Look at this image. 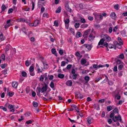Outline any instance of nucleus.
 I'll return each instance as SVG.
<instances>
[{"label":"nucleus","mask_w":127,"mask_h":127,"mask_svg":"<svg viewBox=\"0 0 127 127\" xmlns=\"http://www.w3.org/2000/svg\"><path fill=\"white\" fill-rule=\"evenodd\" d=\"M47 90V86L45 85V86L42 87V88H37V95H39L40 94V93H44V92L46 91Z\"/></svg>","instance_id":"obj_1"},{"label":"nucleus","mask_w":127,"mask_h":127,"mask_svg":"<svg viewBox=\"0 0 127 127\" xmlns=\"http://www.w3.org/2000/svg\"><path fill=\"white\" fill-rule=\"evenodd\" d=\"M119 43L116 41H115L114 43L115 44V46L119 48H121V45L123 44V42L122 40H121L120 41H119Z\"/></svg>","instance_id":"obj_2"},{"label":"nucleus","mask_w":127,"mask_h":127,"mask_svg":"<svg viewBox=\"0 0 127 127\" xmlns=\"http://www.w3.org/2000/svg\"><path fill=\"white\" fill-rule=\"evenodd\" d=\"M113 120L115 122H116L118 121L121 123L122 122V119L121 116L120 115H118L117 116H116L113 118Z\"/></svg>","instance_id":"obj_3"},{"label":"nucleus","mask_w":127,"mask_h":127,"mask_svg":"<svg viewBox=\"0 0 127 127\" xmlns=\"http://www.w3.org/2000/svg\"><path fill=\"white\" fill-rule=\"evenodd\" d=\"M101 39L100 40H110L111 39L110 37L106 34H102L101 35Z\"/></svg>","instance_id":"obj_4"},{"label":"nucleus","mask_w":127,"mask_h":127,"mask_svg":"<svg viewBox=\"0 0 127 127\" xmlns=\"http://www.w3.org/2000/svg\"><path fill=\"white\" fill-rule=\"evenodd\" d=\"M91 30V29H90L86 30L85 31L83 32V36L84 38L87 37L88 36V34L90 33Z\"/></svg>","instance_id":"obj_5"},{"label":"nucleus","mask_w":127,"mask_h":127,"mask_svg":"<svg viewBox=\"0 0 127 127\" xmlns=\"http://www.w3.org/2000/svg\"><path fill=\"white\" fill-rule=\"evenodd\" d=\"M104 40H100L98 43V45H103L107 47L108 46V43L106 42H104Z\"/></svg>","instance_id":"obj_6"},{"label":"nucleus","mask_w":127,"mask_h":127,"mask_svg":"<svg viewBox=\"0 0 127 127\" xmlns=\"http://www.w3.org/2000/svg\"><path fill=\"white\" fill-rule=\"evenodd\" d=\"M75 96L76 98L81 99L83 98V96L79 92H76L75 94Z\"/></svg>","instance_id":"obj_7"},{"label":"nucleus","mask_w":127,"mask_h":127,"mask_svg":"<svg viewBox=\"0 0 127 127\" xmlns=\"http://www.w3.org/2000/svg\"><path fill=\"white\" fill-rule=\"evenodd\" d=\"M14 106L11 104H9L8 106V109H10V112H14Z\"/></svg>","instance_id":"obj_8"},{"label":"nucleus","mask_w":127,"mask_h":127,"mask_svg":"<svg viewBox=\"0 0 127 127\" xmlns=\"http://www.w3.org/2000/svg\"><path fill=\"white\" fill-rule=\"evenodd\" d=\"M87 121L89 124H91L93 122V118L90 117H88L87 118Z\"/></svg>","instance_id":"obj_9"},{"label":"nucleus","mask_w":127,"mask_h":127,"mask_svg":"<svg viewBox=\"0 0 127 127\" xmlns=\"http://www.w3.org/2000/svg\"><path fill=\"white\" fill-rule=\"evenodd\" d=\"M11 48V46L9 45H7L5 49V53H6Z\"/></svg>","instance_id":"obj_10"},{"label":"nucleus","mask_w":127,"mask_h":127,"mask_svg":"<svg viewBox=\"0 0 127 127\" xmlns=\"http://www.w3.org/2000/svg\"><path fill=\"white\" fill-rule=\"evenodd\" d=\"M65 7L66 10L70 12H71V9L70 8L68 4H66L65 5Z\"/></svg>","instance_id":"obj_11"},{"label":"nucleus","mask_w":127,"mask_h":127,"mask_svg":"<svg viewBox=\"0 0 127 127\" xmlns=\"http://www.w3.org/2000/svg\"><path fill=\"white\" fill-rule=\"evenodd\" d=\"M65 84L67 86H70L72 85V82L71 80H68L66 82Z\"/></svg>","instance_id":"obj_12"},{"label":"nucleus","mask_w":127,"mask_h":127,"mask_svg":"<svg viewBox=\"0 0 127 127\" xmlns=\"http://www.w3.org/2000/svg\"><path fill=\"white\" fill-rule=\"evenodd\" d=\"M82 46L85 47L89 50H90L91 49V46L88 44H84L82 45Z\"/></svg>","instance_id":"obj_13"},{"label":"nucleus","mask_w":127,"mask_h":127,"mask_svg":"<svg viewBox=\"0 0 127 127\" xmlns=\"http://www.w3.org/2000/svg\"><path fill=\"white\" fill-rule=\"evenodd\" d=\"M110 16L111 18L113 19H115V18H116V14L114 12H113L111 13L110 15Z\"/></svg>","instance_id":"obj_14"},{"label":"nucleus","mask_w":127,"mask_h":127,"mask_svg":"<svg viewBox=\"0 0 127 127\" xmlns=\"http://www.w3.org/2000/svg\"><path fill=\"white\" fill-rule=\"evenodd\" d=\"M18 85V84L16 82H13L12 83V86L13 88H17Z\"/></svg>","instance_id":"obj_15"},{"label":"nucleus","mask_w":127,"mask_h":127,"mask_svg":"<svg viewBox=\"0 0 127 127\" xmlns=\"http://www.w3.org/2000/svg\"><path fill=\"white\" fill-rule=\"evenodd\" d=\"M108 46L109 48L111 49L114 48V49H116V47L113 44H109L108 45Z\"/></svg>","instance_id":"obj_16"},{"label":"nucleus","mask_w":127,"mask_h":127,"mask_svg":"<svg viewBox=\"0 0 127 127\" xmlns=\"http://www.w3.org/2000/svg\"><path fill=\"white\" fill-rule=\"evenodd\" d=\"M76 107V105H73L71 106L70 108H69L68 111H72L74 109V108Z\"/></svg>","instance_id":"obj_17"},{"label":"nucleus","mask_w":127,"mask_h":127,"mask_svg":"<svg viewBox=\"0 0 127 127\" xmlns=\"http://www.w3.org/2000/svg\"><path fill=\"white\" fill-rule=\"evenodd\" d=\"M64 75L61 73L58 74V77L61 79L63 78L64 77Z\"/></svg>","instance_id":"obj_18"},{"label":"nucleus","mask_w":127,"mask_h":127,"mask_svg":"<svg viewBox=\"0 0 127 127\" xmlns=\"http://www.w3.org/2000/svg\"><path fill=\"white\" fill-rule=\"evenodd\" d=\"M88 26V25L87 24H83L81 25L80 26L81 28L84 29L87 28Z\"/></svg>","instance_id":"obj_19"},{"label":"nucleus","mask_w":127,"mask_h":127,"mask_svg":"<svg viewBox=\"0 0 127 127\" xmlns=\"http://www.w3.org/2000/svg\"><path fill=\"white\" fill-rule=\"evenodd\" d=\"M39 21L38 20H36L34 21V26L36 27L39 24Z\"/></svg>","instance_id":"obj_20"},{"label":"nucleus","mask_w":127,"mask_h":127,"mask_svg":"<svg viewBox=\"0 0 127 127\" xmlns=\"http://www.w3.org/2000/svg\"><path fill=\"white\" fill-rule=\"evenodd\" d=\"M61 7L60 6H59L56 11V13H59L61 11Z\"/></svg>","instance_id":"obj_21"},{"label":"nucleus","mask_w":127,"mask_h":127,"mask_svg":"<svg viewBox=\"0 0 127 127\" xmlns=\"http://www.w3.org/2000/svg\"><path fill=\"white\" fill-rule=\"evenodd\" d=\"M94 33H91L89 35V37L91 39H94L95 37V36L94 35Z\"/></svg>","instance_id":"obj_22"},{"label":"nucleus","mask_w":127,"mask_h":127,"mask_svg":"<svg viewBox=\"0 0 127 127\" xmlns=\"http://www.w3.org/2000/svg\"><path fill=\"white\" fill-rule=\"evenodd\" d=\"M90 79V77L89 76H85L84 77V79L86 81V83H87L88 82L89 80V79Z\"/></svg>","instance_id":"obj_23"},{"label":"nucleus","mask_w":127,"mask_h":127,"mask_svg":"<svg viewBox=\"0 0 127 127\" xmlns=\"http://www.w3.org/2000/svg\"><path fill=\"white\" fill-rule=\"evenodd\" d=\"M82 36V34L80 32H78L77 33L76 36L77 37H81Z\"/></svg>","instance_id":"obj_24"},{"label":"nucleus","mask_w":127,"mask_h":127,"mask_svg":"<svg viewBox=\"0 0 127 127\" xmlns=\"http://www.w3.org/2000/svg\"><path fill=\"white\" fill-rule=\"evenodd\" d=\"M25 20L23 18H21L17 20V21L18 22H24Z\"/></svg>","instance_id":"obj_25"},{"label":"nucleus","mask_w":127,"mask_h":127,"mask_svg":"<svg viewBox=\"0 0 127 127\" xmlns=\"http://www.w3.org/2000/svg\"><path fill=\"white\" fill-rule=\"evenodd\" d=\"M52 97H47V98H46L45 97H43V99L45 101H47L49 99H52Z\"/></svg>","instance_id":"obj_26"},{"label":"nucleus","mask_w":127,"mask_h":127,"mask_svg":"<svg viewBox=\"0 0 127 127\" xmlns=\"http://www.w3.org/2000/svg\"><path fill=\"white\" fill-rule=\"evenodd\" d=\"M22 30L25 34H27V33L26 32V30L25 27H23L22 29Z\"/></svg>","instance_id":"obj_27"},{"label":"nucleus","mask_w":127,"mask_h":127,"mask_svg":"<svg viewBox=\"0 0 127 127\" xmlns=\"http://www.w3.org/2000/svg\"><path fill=\"white\" fill-rule=\"evenodd\" d=\"M65 24H69L70 21L69 19H66L65 20H64Z\"/></svg>","instance_id":"obj_28"},{"label":"nucleus","mask_w":127,"mask_h":127,"mask_svg":"<svg viewBox=\"0 0 127 127\" xmlns=\"http://www.w3.org/2000/svg\"><path fill=\"white\" fill-rule=\"evenodd\" d=\"M33 104L34 106L35 107H37L38 105V104L37 102L33 101Z\"/></svg>","instance_id":"obj_29"},{"label":"nucleus","mask_w":127,"mask_h":127,"mask_svg":"<svg viewBox=\"0 0 127 127\" xmlns=\"http://www.w3.org/2000/svg\"><path fill=\"white\" fill-rule=\"evenodd\" d=\"M44 79L43 75H41L39 78V81H43Z\"/></svg>","instance_id":"obj_30"},{"label":"nucleus","mask_w":127,"mask_h":127,"mask_svg":"<svg viewBox=\"0 0 127 127\" xmlns=\"http://www.w3.org/2000/svg\"><path fill=\"white\" fill-rule=\"evenodd\" d=\"M31 64V63L29 61L27 60L26 61L25 64L26 66H28Z\"/></svg>","instance_id":"obj_31"},{"label":"nucleus","mask_w":127,"mask_h":127,"mask_svg":"<svg viewBox=\"0 0 127 127\" xmlns=\"http://www.w3.org/2000/svg\"><path fill=\"white\" fill-rule=\"evenodd\" d=\"M81 62L82 64H84L86 62V61L85 59H82L81 61Z\"/></svg>","instance_id":"obj_32"},{"label":"nucleus","mask_w":127,"mask_h":127,"mask_svg":"<svg viewBox=\"0 0 127 127\" xmlns=\"http://www.w3.org/2000/svg\"><path fill=\"white\" fill-rule=\"evenodd\" d=\"M2 10L3 11L6 8V7L4 5V4H3L1 7Z\"/></svg>","instance_id":"obj_33"},{"label":"nucleus","mask_w":127,"mask_h":127,"mask_svg":"<svg viewBox=\"0 0 127 127\" xmlns=\"http://www.w3.org/2000/svg\"><path fill=\"white\" fill-rule=\"evenodd\" d=\"M124 66L122 64H120L118 66V69L119 70H121Z\"/></svg>","instance_id":"obj_34"},{"label":"nucleus","mask_w":127,"mask_h":127,"mask_svg":"<svg viewBox=\"0 0 127 127\" xmlns=\"http://www.w3.org/2000/svg\"><path fill=\"white\" fill-rule=\"evenodd\" d=\"M80 26V24L79 23H75L74 26L76 28H78Z\"/></svg>","instance_id":"obj_35"},{"label":"nucleus","mask_w":127,"mask_h":127,"mask_svg":"<svg viewBox=\"0 0 127 127\" xmlns=\"http://www.w3.org/2000/svg\"><path fill=\"white\" fill-rule=\"evenodd\" d=\"M34 70V67L33 66H31L29 68V72L33 71Z\"/></svg>","instance_id":"obj_36"},{"label":"nucleus","mask_w":127,"mask_h":127,"mask_svg":"<svg viewBox=\"0 0 127 127\" xmlns=\"http://www.w3.org/2000/svg\"><path fill=\"white\" fill-rule=\"evenodd\" d=\"M119 5L117 4H116L114 6L115 9L117 10H118L119 9Z\"/></svg>","instance_id":"obj_37"},{"label":"nucleus","mask_w":127,"mask_h":127,"mask_svg":"<svg viewBox=\"0 0 127 127\" xmlns=\"http://www.w3.org/2000/svg\"><path fill=\"white\" fill-rule=\"evenodd\" d=\"M113 112L115 113H118L119 112V110L117 108H115L113 111Z\"/></svg>","instance_id":"obj_38"},{"label":"nucleus","mask_w":127,"mask_h":127,"mask_svg":"<svg viewBox=\"0 0 127 127\" xmlns=\"http://www.w3.org/2000/svg\"><path fill=\"white\" fill-rule=\"evenodd\" d=\"M14 94V93L13 92H9L8 93V95L10 96H12Z\"/></svg>","instance_id":"obj_39"},{"label":"nucleus","mask_w":127,"mask_h":127,"mask_svg":"<svg viewBox=\"0 0 127 127\" xmlns=\"http://www.w3.org/2000/svg\"><path fill=\"white\" fill-rule=\"evenodd\" d=\"M50 86L52 88H54V85L53 82L52 81H51V82Z\"/></svg>","instance_id":"obj_40"},{"label":"nucleus","mask_w":127,"mask_h":127,"mask_svg":"<svg viewBox=\"0 0 127 127\" xmlns=\"http://www.w3.org/2000/svg\"><path fill=\"white\" fill-rule=\"evenodd\" d=\"M27 73L25 71H23L22 73V76L24 77H25L27 75Z\"/></svg>","instance_id":"obj_41"},{"label":"nucleus","mask_w":127,"mask_h":127,"mask_svg":"<svg viewBox=\"0 0 127 127\" xmlns=\"http://www.w3.org/2000/svg\"><path fill=\"white\" fill-rule=\"evenodd\" d=\"M72 66V65L71 64H69L67 65L66 68L68 69H69L71 68Z\"/></svg>","instance_id":"obj_42"},{"label":"nucleus","mask_w":127,"mask_h":127,"mask_svg":"<svg viewBox=\"0 0 127 127\" xmlns=\"http://www.w3.org/2000/svg\"><path fill=\"white\" fill-rule=\"evenodd\" d=\"M93 68L95 69L96 70H97V68H98V65L96 64L93 65Z\"/></svg>","instance_id":"obj_43"},{"label":"nucleus","mask_w":127,"mask_h":127,"mask_svg":"<svg viewBox=\"0 0 127 127\" xmlns=\"http://www.w3.org/2000/svg\"><path fill=\"white\" fill-rule=\"evenodd\" d=\"M31 114V113L30 112H28L25 114V115L27 117L29 116H30Z\"/></svg>","instance_id":"obj_44"},{"label":"nucleus","mask_w":127,"mask_h":127,"mask_svg":"<svg viewBox=\"0 0 127 127\" xmlns=\"http://www.w3.org/2000/svg\"><path fill=\"white\" fill-rule=\"evenodd\" d=\"M0 39L1 40H4V37H3V34L1 32L0 35Z\"/></svg>","instance_id":"obj_45"},{"label":"nucleus","mask_w":127,"mask_h":127,"mask_svg":"<svg viewBox=\"0 0 127 127\" xmlns=\"http://www.w3.org/2000/svg\"><path fill=\"white\" fill-rule=\"evenodd\" d=\"M124 55L123 54H122L120 55L119 58H120L123 59L124 58Z\"/></svg>","instance_id":"obj_46"},{"label":"nucleus","mask_w":127,"mask_h":127,"mask_svg":"<svg viewBox=\"0 0 127 127\" xmlns=\"http://www.w3.org/2000/svg\"><path fill=\"white\" fill-rule=\"evenodd\" d=\"M12 25L10 24H7L5 26V28H7L9 27L10 26H11Z\"/></svg>","instance_id":"obj_47"},{"label":"nucleus","mask_w":127,"mask_h":127,"mask_svg":"<svg viewBox=\"0 0 127 127\" xmlns=\"http://www.w3.org/2000/svg\"><path fill=\"white\" fill-rule=\"evenodd\" d=\"M1 59L3 60H5V56L4 54L2 55L1 57Z\"/></svg>","instance_id":"obj_48"},{"label":"nucleus","mask_w":127,"mask_h":127,"mask_svg":"<svg viewBox=\"0 0 127 127\" xmlns=\"http://www.w3.org/2000/svg\"><path fill=\"white\" fill-rule=\"evenodd\" d=\"M77 74H73L72 75V78L73 79L75 80L77 77Z\"/></svg>","instance_id":"obj_49"},{"label":"nucleus","mask_w":127,"mask_h":127,"mask_svg":"<svg viewBox=\"0 0 127 127\" xmlns=\"http://www.w3.org/2000/svg\"><path fill=\"white\" fill-rule=\"evenodd\" d=\"M112 107L111 106H108L107 107V110L109 111H111L112 110Z\"/></svg>","instance_id":"obj_50"},{"label":"nucleus","mask_w":127,"mask_h":127,"mask_svg":"<svg viewBox=\"0 0 127 127\" xmlns=\"http://www.w3.org/2000/svg\"><path fill=\"white\" fill-rule=\"evenodd\" d=\"M17 7H16L15 6H13L12 9L13 10H14L15 12H16L17 11Z\"/></svg>","instance_id":"obj_51"},{"label":"nucleus","mask_w":127,"mask_h":127,"mask_svg":"<svg viewBox=\"0 0 127 127\" xmlns=\"http://www.w3.org/2000/svg\"><path fill=\"white\" fill-rule=\"evenodd\" d=\"M105 100L104 99H102L99 100L98 102H99L101 103H103L104 102Z\"/></svg>","instance_id":"obj_52"},{"label":"nucleus","mask_w":127,"mask_h":127,"mask_svg":"<svg viewBox=\"0 0 127 127\" xmlns=\"http://www.w3.org/2000/svg\"><path fill=\"white\" fill-rule=\"evenodd\" d=\"M37 72L38 73H39L40 72L41 73L42 72V70H41V69L38 66V68L37 69Z\"/></svg>","instance_id":"obj_53"},{"label":"nucleus","mask_w":127,"mask_h":127,"mask_svg":"<svg viewBox=\"0 0 127 127\" xmlns=\"http://www.w3.org/2000/svg\"><path fill=\"white\" fill-rule=\"evenodd\" d=\"M54 25L56 26H57L58 25V22L57 21H55L54 22Z\"/></svg>","instance_id":"obj_54"},{"label":"nucleus","mask_w":127,"mask_h":127,"mask_svg":"<svg viewBox=\"0 0 127 127\" xmlns=\"http://www.w3.org/2000/svg\"><path fill=\"white\" fill-rule=\"evenodd\" d=\"M80 21L82 23H84L85 22V19L83 18L81 19Z\"/></svg>","instance_id":"obj_55"},{"label":"nucleus","mask_w":127,"mask_h":127,"mask_svg":"<svg viewBox=\"0 0 127 127\" xmlns=\"http://www.w3.org/2000/svg\"><path fill=\"white\" fill-rule=\"evenodd\" d=\"M117 100H120L121 98V96L120 95H117L115 96Z\"/></svg>","instance_id":"obj_56"},{"label":"nucleus","mask_w":127,"mask_h":127,"mask_svg":"<svg viewBox=\"0 0 127 127\" xmlns=\"http://www.w3.org/2000/svg\"><path fill=\"white\" fill-rule=\"evenodd\" d=\"M66 63H65L64 61H63L61 63V66H65V64Z\"/></svg>","instance_id":"obj_57"},{"label":"nucleus","mask_w":127,"mask_h":127,"mask_svg":"<svg viewBox=\"0 0 127 127\" xmlns=\"http://www.w3.org/2000/svg\"><path fill=\"white\" fill-rule=\"evenodd\" d=\"M102 78L101 77H99V78L96 79V80H95V83H96L97 82H98Z\"/></svg>","instance_id":"obj_58"},{"label":"nucleus","mask_w":127,"mask_h":127,"mask_svg":"<svg viewBox=\"0 0 127 127\" xmlns=\"http://www.w3.org/2000/svg\"><path fill=\"white\" fill-rule=\"evenodd\" d=\"M49 79L50 80H52L53 79L54 77L52 75H50L49 76Z\"/></svg>","instance_id":"obj_59"},{"label":"nucleus","mask_w":127,"mask_h":127,"mask_svg":"<svg viewBox=\"0 0 127 127\" xmlns=\"http://www.w3.org/2000/svg\"><path fill=\"white\" fill-rule=\"evenodd\" d=\"M6 65L5 64H1V67L2 68H4L6 66Z\"/></svg>","instance_id":"obj_60"},{"label":"nucleus","mask_w":127,"mask_h":127,"mask_svg":"<svg viewBox=\"0 0 127 127\" xmlns=\"http://www.w3.org/2000/svg\"><path fill=\"white\" fill-rule=\"evenodd\" d=\"M114 116V112H112L110 114V117L112 118V117H113Z\"/></svg>","instance_id":"obj_61"},{"label":"nucleus","mask_w":127,"mask_h":127,"mask_svg":"<svg viewBox=\"0 0 127 127\" xmlns=\"http://www.w3.org/2000/svg\"><path fill=\"white\" fill-rule=\"evenodd\" d=\"M13 11V9L12 8H11L9 9L8 10V13L10 14Z\"/></svg>","instance_id":"obj_62"},{"label":"nucleus","mask_w":127,"mask_h":127,"mask_svg":"<svg viewBox=\"0 0 127 127\" xmlns=\"http://www.w3.org/2000/svg\"><path fill=\"white\" fill-rule=\"evenodd\" d=\"M112 31V28L111 27H109V32L110 33H111Z\"/></svg>","instance_id":"obj_63"},{"label":"nucleus","mask_w":127,"mask_h":127,"mask_svg":"<svg viewBox=\"0 0 127 127\" xmlns=\"http://www.w3.org/2000/svg\"><path fill=\"white\" fill-rule=\"evenodd\" d=\"M26 123L27 124H29L32 123V121L31 120H30L29 121H26Z\"/></svg>","instance_id":"obj_64"}]
</instances>
